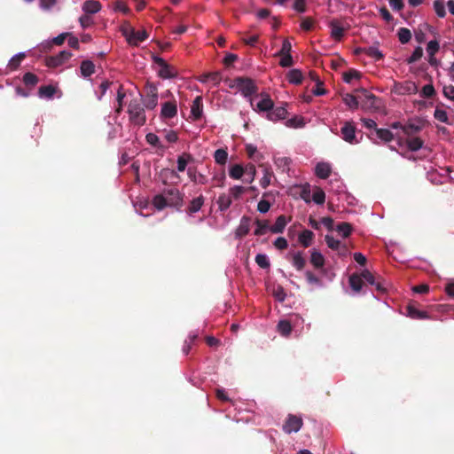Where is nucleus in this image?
I'll use <instances>...</instances> for the list:
<instances>
[{"instance_id": "nucleus-6", "label": "nucleus", "mask_w": 454, "mask_h": 454, "mask_svg": "<svg viewBox=\"0 0 454 454\" xmlns=\"http://www.w3.org/2000/svg\"><path fill=\"white\" fill-rule=\"evenodd\" d=\"M392 90L398 95H411L418 91V86L411 81L395 82Z\"/></svg>"}, {"instance_id": "nucleus-46", "label": "nucleus", "mask_w": 454, "mask_h": 454, "mask_svg": "<svg viewBox=\"0 0 454 454\" xmlns=\"http://www.w3.org/2000/svg\"><path fill=\"white\" fill-rule=\"evenodd\" d=\"M423 55V50L420 46H418L414 51L412 52L411 56L407 59V62L409 64L414 63L421 59Z\"/></svg>"}, {"instance_id": "nucleus-22", "label": "nucleus", "mask_w": 454, "mask_h": 454, "mask_svg": "<svg viewBox=\"0 0 454 454\" xmlns=\"http://www.w3.org/2000/svg\"><path fill=\"white\" fill-rule=\"evenodd\" d=\"M268 231H270V226L268 221H256V228L254 230L255 235L262 236L266 234Z\"/></svg>"}, {"instance_id": "nucleus-56", "label": "nucleus", "mask_w": 454, "mask_h": 454, "mask_svg": "<svg viewBox=\"0 0 454 454\" xmlns=\"http://www.w3.org/2000/svg\"><path fill=\"white\" fill-rule=\"evenodd\" d=\"M188 163V156L182 155L177 159V169L182 172L185 169Z\"/></svg>"}, {"instance_id": "nucleus-29", "label": "nucleus", "mask_w": 454, "mask_h": 454, "mask_svg": "<svg viewBox=\"0 0 454 454\" xmlns=\"http://www.w3.org/2000/svg\"><path fill=\"white\" fill-rule=\"evenodd\" d=\"M214 158L217 164L224 165L228 160V153L223 149H217L215 152Z\"/></svg>"}, {"instance_id": "nucleus-31", "label": "nucleus", "mask_w": 454, "mask_h": 454, "mask_svg": "<svg viewBox=\"0 0 454 454\" xmlns=\"http://www.w3.org/2000/svg\"><path fill=\"white\" fill-rule=\"evenodd\" d=\"M310 262L315 267H322L325 262L324 256L321 253L314 250L311 253Z\"/></svg>"}, {"instance_id": "nucleus-20", "label": "nucleus", "mask_w": 454, "mask_h": 454, "mask_svg": "<svg viewBox=\"0 0 454 454\" xmlns=\"http://www.w3.org/2000/svg\"><path fill=\"white\" fill-rule=\"evenodd\" d=\"M314 238V234L311 231L305 230L299 235V242L305 247L311 245Z\"/></svg>"}, {"instance_id": "nucleus-9", "label": "nucleus", "mask_w": 454, "mask_h": 454, "mask_svg": "<svg viewBox=\"0 0 454 454\" xmlns=\"http://www.w3.org/2000/svg\"><path fill=\"white\" fill-rule=\"evenodd\" d=\"M71 53L66 51H61L59 54L54 57H51L46 59V65L49 67H57L63 65L71 58Z\"/></svg>"}, {"instance_id": "nucleus-59", "label": "nucleus", "mask_w": 454, "mask_h": 454, "mask_svg": "<svg viewBox=\"0 0 454 454\" xmlns=\"http://www.w3.org/2000/svg\"><path fill=\"white\" fill-rule=\"evenodd\" d=\"M281 56L280 65L284 67L292 66L293 59L290 54H279Z\"/></svg>"}, {"instance_id": "nucleus-53", "label": "nucleus", "mask_w": 454, "mask_h": 454, "mask_svg": "<svg viewBox=\"0 0 454 454\" xmlns=\"http://www.w3.org/2000/svg\"><path fill=\"white\" fill-rule=\"evenodd\" d=\"M408 315L411 318H424V317H426V313L425 312L419 311L417 309H415L413 307H411V306L408 307Z\"/></svg>"}, {"instance_id": "nucleus-24", "label": "nucleus", "mask_w": 454, "mask_h": 454, "mask_svg": "<svg viewBox=\"0 0 454 454\" xmlns=\"http://www.w3.org/2000/svg\"><path fill=\"white\" fill-rule=\"evenodd\" d=\"M302 78V74L298 69H292L287 74L288 82L294 84L300 83Z\"/></svg>"}, {"instance_id": "nucleus-32", "label": "nucleus", "mask_w": 454, "mask_h": 454, "mask_svg": "<svg viewBox=\"0 0 454 454\" xmlns=\"http://www.w3.org/2000/svg\"><path fill=\"white\" fill-rule=\"evenodd\" d=\"M278 330L283 336H288L292 331L291 324L286 320L279 321Z\"/></svg>"}, {"instance_id": "nucleus-15", "label": "nucleus", "mask_w": 454, "mask_h": 454, "mask_svg": "<svg viewBox=\"0 0 454 454\" xmlns=\"http://www.w3.org/2000/svg\"><path fill=\"white\" fill-rule=\"evenodd\" d=\"M287 114V111L285 107H277L275 109H271L267 113V118L270 121H276L278 120H283L286 118Z\"/></svg>"}, {"instance_id": "nucleus-21", "label": "nucleus", "mask_w": 454, "mask_h": 454, "mask_svg": "<svg viewBox=\"0 0 454 454\" xmlns=\"http://www.w3.org/2000/svg\"><path fill=\"white\" fill-rule=\"evenodd\" d=\"M330 27L331 36L335 40H340L343 35V27L337 21H332Z\"/></svg>"}, {"instance_id": "nucleus-64", "label": "nucleus", "mask_w": 454, "mask_h": 454, "mask_svg": "<svg viewBox=\"0 0 454 454\" xmlns=\"http://www.w3.org/2000/svg\"><path fill=\"white\" fill-rule=\"evenodd\" d=\"M291 49H292L291 43L287 39L284 40L282 48L278 54H290Z\"/></svg>"}, {"instance_id": "nucleus-47", "label": "nucleus", "mask_w": 454, "mask_h": 454, "mask_svg": "<svg viewBox=\"0 0 454 454\" xmlns=\"http://www.w3.org/2000/svg\"><path fill=\"white\" fill-rule=\"evenodd\" d=\"M231 203V200L229 196L221 195L218 199V205L221 210L227 209Z\"/></svg>"}, {"instance_id": "nucleus-16", "label": "nucleus", "mask_w": 454, "mask_h": 454, "mask_svg": "<svg viewBox=\"0 0 454 454\" xmlns=\"http://www.w3.org/2000/svg\"><path fill=\"white\" fill-rule=\"evenodd\" d=\"M101 10V4L95 0H88L82 5V11L88 14H94Z\"/></svg>"}, {"instance_id": "nucleus-18", "label": "nucleus", "mask_w": 454, "mask_h": 454, "mask_svg": "<svg viewBox=\"0 0 454 454\" xmlns=\"http://www.w3.org/2000/svg\"><path fill=\"white\" fill-rule=\"evenodd\" d=\"M202 112L203 106L201 97H197L192 102L191 108V115L193 117V119L197 120L201 116Z\"/></svg>"}, {"instance_id": "nucleus-2", "label": "nucleus", "mask_w": 454, "mask_h": 454, "mask_svg": "<svg viewBox=\"0 0 454 454\" xmlns=\"http://www.w3.org/2000/svg\"><path fill=\"white\" fill-rule=\"evenodd\" d=\"M121 31L127 43L132 46L138 45L141 42L145 41L148 37L145 30L141 29L136 31L135 28L129 23H124L121 27Z\"/></svg>"}, {"instance_id": "nucleus-25", "label": "nucleus", "mask_w": 454, "mask_h": 454, "mask_svg": "<svg viewBox=\"0 0 454 454\" xmlns=\"http://www.w3.org/2000/svg\"><path fill=\"white\" fill-rule=\"evenodd\" d=\"M286 125L289 128L294 129L301 128L305 125V121L304 118L301 116H294L291 119H288L286 121Z\"/></svg>"}, {"instance_id": "nucleus-12", "label": "nucleus", "mask_w": 454, "mask_h": 454, "mask_svg": "<svg viewBox=\"0 0 454 454\" xmlns=\"http://www.w3.org/2000/svg\"><path fill=\"white\" fill-rule=\"evenodd\" d=\"M129 113L130 119L137 125H143L145 121V116L144 111L140 107L129 106Z\"/></svg>"}, {"instance_id": "nucleus-48", "label": "nucleus", "mask_w": 454, "mask_h": 454, "mask_svg": "<svg viewBox=\"0 0 454 454\" xmlns=\"http://www.w3.org/2000/svg\"><path fill=\"white\" fill-rule=\"evenodd\" d=\"M325 242H326L327 246L333 250H337L340 247V242L339 240L335 239L331 235L325 236Z\"/></svg>"}, {"instance_id": "nucleus-40", "label": "nucleus", "mask_w": 454, "mask_h": 454, "mask_svg": "<svg viewBox=\"0 0 454 454\" xmlns=\"http://www.w3.org/2000/svg\"><path fill=\"white\" fill-rule=\"evenodd\" d=\"M247 153L249 158L254 159L256 161H259L262 157L260 153H258L257 149L253 145H247L246 146Z\"/></svg>"}, {"instance_id": "nucleus-10", "label": "nucleus", "mask_w": 454, "mask_h": 454, "mask_svg": "<svg viewBox=\"0 0 454 454\" xmlns=\"http://www.w3.org/2000/svg\"><path fill=\"white\" fill-rule=\"evenodd\" d=\"M439 49H440V44H439L438 41L431 40L427 43V53L428 56V63L431 66L435 67L438 65V60L435 58V54L439 51Z\"/></svg>"}, {"instance_id": "nucleus-63", "label": "nucleus", "mask_w": 454, "mask_h": 454, "mask_svg": "<svg viewBox=\"0 0 454 454\" xmlns=\"http://www.w3.org/2000/svg\"><path fill=\"white\" fill-rule=\"evenodd\" d=\"M273 295L279 301H283L286 298V294H285L283 288L280 286H278L276 289H274Z\"/></svg>"}, {"instance_id": "nucleus-44", "label": "nucleus", "mask_w": 454, "mask_h": 454, "mask_svg": "<svg viewBox=\"0 0 454 454\" xmlns=\"http://www.w3.org/2000/svg\"><path fill=\"white\" fill-rule=\"evenodd\" d=\"M23 82L27 86H35L38 82V78L32 73H26L23 76Z\"/></svg>"}, {"instance_id": "nucleus-58", "label": "nucleus", "mask_w": 454, "mask_h": 454, "mask_svg": "<svg viewBox=\"0 0 454 454\" xmlns=\"http://www.w3.org/2000/svg\"><path fill=\"white\" fill-rule=\"evenodd\" d=\"M244 192L245 188L240 185H236L230 190L231 195L235 199H238L239 196H241Z\"/></svg>"}, {"instance_id": "nucleus-30", "label": "nucleus", "mask_w": 454, "mask_h": 454, "mask_svg": "<svg viewBox=\"0 0 454 454\" xmlns=\"http://www.w3.org/2000/svg\"><path fill=\"white\" fill-rule=\"evenodd\" d=\"M312 200L318 205L324 204L325 200V192L322 189L316 187L313 191Z\"/></svg>"}, {"instance_id": "nucleus-57", "label": "nucleus", "mask_w": 454, "mask_h": 454, "mask_svg": "<svg viewBox=\"0 0 454 454\" xmlns=\"http://www.w3.org/2000/svg\"><path fill=\"white\" fill-rule=\"evenodd\" d=\"M274 246H275L276 248H278L279 250H283V249H286L287 247L288 243H287V240L285 238L278 237L274 241Z\"/></svg>"}, {"instance_id": "nucleus-36", "label": "nucleus", "mask_w": 454, "mask_h": 454, "mask_svg": "<svg viewBox=\"0 0 454 454\" xmlns=\"http://www.w3.org/2000/svg\"><path fill=\"white\" fill-rule=\"evenodd\" d=\"M360 73L356 70L351 69L343 73V80L349 83L353 80H358L360 78Z\"/></svg>"}, {"instance_id": "nucleus-19", "label": "nucleus", "mask_w": 454, "mask_h": 454, "mask_svg": "<svg viewBox=\"0 0 454 454\" xmlns=\"http://www.w3.org/2000/svg\"><path fill=\"white\" fill-rule=\"evenodd\" d=\"M274 177L273 172L268 167H263V175L260 179V184L262 188H267L270 183L272 178Z\"/></svg>"}, {"instance_id": "nucleus-39", "label": "nucleus", "mask_w": 454, "mask_h": 454, "mask_svg": "<svg viewBox=\"0 0 454 454\" xmlns=\"http://www.w3.org/2000/svg\"><path fill=\"white\" fill-rule=\"evenodd\" d=\"M200 81L201 82H212L214 84H218L220 82V75L218 73H211L203 75Z\"/></svg>"}, {"instance_id": "nucleus-14", "label": "nucleus", "mask_w": 454, "mask_h": 454, "mask_svg": "<svg viewBox=\"0 0 454 454\" xmlns=\"http://www.w3.org/2000/svg\"><path fill=\"white\" fill-rule=\"evenodd\" d=\"M59 92L57 86L54 85H45L41 86L38 90V96L41 98L51 99L53 96Z\"/></svg>"}, {"instance_id": "nucleus-49", "label": "nucleus", "mask_w": 454, "mask_h": 454, "mask_svg": "<svg viewBox=\"0 0 454 454\" xmlns=\"http://www.w3.org/2000/svg\"><path fill=\"white\" fill-rule=\"evenodd\" d=\"M276 166L279 168H286L290 164V160L286 157H277L274 160Z\"/></svg>"}, {"instance_id": "nucleus-38", "label": "nucleus", "mask_w": 454, "mask_h": 454, "mask_svg": "<svg viewBox=\"0 0 454 454\" xmlns=\"http://www.w3.org/2000/svg\"><path fill=\"white\" fill-rule=\"evenodd\" d=\"M293 265L298 270H301L303 269L305 265V260L300 253L294 254L293 255L292 260Z\"/></svg>"}, {"instance_id": "nucleus-26", "label": "nucleus", "mask_w": 454, "mask_h": 454, "mask_svg": "<svg viewBox=\"0 0 454 454\" xmlns=\"http://www.w3.org/2000/svg\"><path fill=\"white\" fill-rule=\"evenodd\" d=\"M249 231V220L247 218H243L236 230V235L238 237H243L247 235Z\"/></svg>"}, {"instance_id": "nucleus-27", "label": "nucleus", "mask_w": 454, "mask_h": 454, "mask_svg": "<svg viewBox=\"0 0 454 454\" xmlns=\"http://www.w3.org/2000/svg\"><path fill=\"white\" fill-rule=\"evenodd\" d=\"M349 285L354 291L359 292L362 289L363 286L362 277L360 275L356 274L352 275L349 278Z\"/></svg>"}, {"instance_id": "nucleus-43", "label": "nucleus", "mask_w": 454, "mask_h": 454, "mask_svg": "<svg viewBox=\"0 0 454 454\" xmlns=\"http://www.w3.org/2000/svg\"><path fill=\"white\" fill-rule=\"evenodd\" d=\"M434 8L436 14L439 17L442 18L445 16L446 12H445L444 3L442 0H435L434 2Z\"/></svg>"}, {"instance_id": "nucleus-61", "label": "nucleus", "mask_w": 454, "mask_h": 454, "mask_svg": "<svg viewBox=\"0 0 454 454\" xmlns=\"http://www.w3.org/2000/svg\"><path fill=\"white\" fill-rule=\"evenodd\" d=\"M360 276L362 277L363 280H365L371 285H374V277L368 270H364Z\"/></svg>"}, {"instance_id": "nucleus-4", "label": "nucleus", "mask_w": 454, "mask_h": 454, "mask_svg": "<svg viewBox=\"0 0 454 454\" xmlns=\"http://www.w3.org/2000/svg\"><path fill=\"white\" fill-rule=\"evenodd\" d=\"M154 62L158 65V74L163 79H169L177 76V70L167 64V62L160 58L153 57Z\"/></svg>"}, {"instance_id": "nucleus-54", "label": "nucleus", "mask_w": 454, "mask_h": 454, "mask_svg": "<svg viewBox=\"0 0 454 454\" xmlns=\"http://www.w3.org/2000/svg\"><path fill=\"white\" fill-rule=\"evenodd\" d=\"M245 173H247L249 176L248 179L247 180V183L251 184L254 180V177H255V174H256L255 167L253 164L247 165L245 168Z\"/></svg>"}, {"instance_id": "nucleus-13", "label": "nucleus", "mask_w": 454, "mask_h": 454, "mask_svg": "<svg viewBox=\"0 0 454 454\" xmlns=\"http://www.w3.org/2000/svg\"><path fill=\"white\" fill-rule=\"evenodd\" d=\"M291 221V218H288L285 215H279L275 223L270 226V232L272 233H282L286 226V224Z\"/></svg>"}, {"instance_id": "nucleus-33", "label": "nucleus", "mask_w": 454, "mask_h": 454, "mask_svg": "<svg viewBox=\"0 0 454 454\" xmlns=\"http://www.w3.org/2000/svg\"><path fill=\"white\" fill-rule=\"evenodd\" d=\"M434 118L443 123H449V117L447 112L440 107H436L434 114Z\"/></svg>"}, {"instance_id": "nucleus-55", "label": "nucleus", "mask_w": 454, "mask_h": 454, "mask_svg": "<svg viewBox=\"0 0 454 454\" xmlns=\"http://www.w3.org/2000/svg\"><path fill=\"white\" fill-rule=\"evenodd\" d=\"M114 9L115 12H120L123 14H129L130 12L129 8L123 2H116Z\"/></svg>"}, {"instance_id": "nucleus-41", "label": "nucleus", "mask_w": 454, "mask_h": 454, "mask_svg": "<svg viewBox=\"0 0 454 454\" xmlns=\"http://www.w3.org/2000/svg\"><path fill=\"white\" fill-rule=\"evenodd\" d=\"M153 206L159 210L163 209L166 206L168 205L167 200L162 195H156L153 198Z\"/></svg>"}, {"instance_id": "nucleus-35", "label": "nucleus", "mask_w": 454, "mask_h": 454, "mask_svg": "<svg viewBox=\"0 0 454 454\" xmlns=\"http://www.w3.org/2000/svg\"><path fill=\"white\" fill-rule=\"evenodd\" d=\"M336 231L343 238H347L351 233V226L347 223H342L336 227Z\"/></svg>"}, {"instance_id": "nucleus-37", "label": "nucleus", "mask_w": 454, "mask_h": 454, "mask_svg": "<svg viewBox=\"0 0 454 454\" xmlns=\"http://www.w3.org/2000/svg\"><path fill=\"white\" fill-rule=\"evenodd\" d=\"M377 137L384 142H388L393 139V135L388 129H380L376 130Z\"/></svg>"}, {"instance_id": "nucleus-11", "label": "nucleus", "mask_w": 454, "mask_h": 454, "mask_svg": "<svg viewBox=\"0 0 454 454\" xmlns=\"http://www.w3.org/2000/svg\"><path fill=\"white\" fill-rule=\"evenodd\" d=\"M177 106L174 101L166 102L161 106L160 117L162 119H170L176 115Z\"/></svg>"}, {"instance_id": "nucleus-3", "label": "nucleus", "mask_w": 454, "mask_h": 454, "mask_svg": "<svg viewBox=\"0 0 454 454\" xmlns=\"http://www.w3.org/2000/svg\"><path fill=\"white\" fill-rule=\"evenodd\" d=\"M228 87L236 92H240L245 97L251 95L254 91V85L249 79L236 78L227 82Z\"/></svg>"}, {"instance_id": "nucleus-8", "label": "nucleus", "mask_w": 454, "mask_h": 454, "mask_svg": "<svg viewBox=\"0 0 454 454\" xmlns=\"http://www.w3.org/2000/svg\"><path fill=\"white\" fill-rule=\"evenodd\" d=\"M301 426L302 419L300 417L290 415L283 426V429L287 434L296 433L301 429Z\"/></svg>"}, {"instance_id": "nucleus-17", "label": "nucleus", "mask_w": 454, "mask_h": 454, "mask_svg": "<svg viewBox=\"0 0 454 454\" xmlns=\"http://www.w3.org/2000/svg\"><path fill=\"white\" fill-rule=\"evenodd\" d=\"M315 172L318 177L325 179L331 174V166L326 162H319L316 166Z\"/></svg>"}, {"instance_id": "nucleus-51", "label": "nucleus", "mask_w": 454, "mask_h": 454, "mask_svg": "<svg viewBox=\"0 0 454 454\" xmlns=\"http://www.w3.org/2000/svg\"><path fill=\"white\" fill-rule=\"evenodd\" d=\"M434 88L432 84L425 85L421 90V96L424 98H431L434 95Z\"/></svg>"}, {"instance_id": "nucleus-34", "label": "nucleus", "mask_w": 454, "mask_h": 454, "mask_svg": "<svg viewBox=\"0 0 454 454\" xmlns=\"http://www.w3.org/2000/svg\"><path fill=\"white\" fill-rule=\"evenodd\" d=\"M24 58H25L24 53L16 54L10 59L8 67L12 70L17 69Z\"/></svg>"}, {"instance_id": "nucleus-5", "label": "nucleus", "mask_w": 454, "mask_h": 454, "mask_svg": "<svg viewBox=\"0 0 454 454\" xmlns=\"http://www.w3.org/2000/svg\"><path fill=\"white\" fill-rule=\"evenodd\" d=\"M257 112H269L273 107V101L268 95H260L251 102Z\"/></svg>"}, {"instance_id": "nucleus-52", "label": "nucleus", "mask_w": 454, "mask_h": 454, "mask_svg": "<svg viewBox=\"0 0 454 454\" xmlns=\"http://www.w3.org/2000/svg\"><path fill=\"white\" fill-rule=\"evenodd\" d=\"M422 145H423L422 141L418 137L412 138L408 141V147L411 151H418L419 149H420L422 147Z\"/></svg>"}, {"instance_id": "nucleus-23", "label": "nucleus", "mask_w": 454, "mask_h": 454, "mask_svg": "<svg viewBox=\"0 0 454 454\" xmlns=\"http://www.w3.org/2000/svg\"><path fill=\"white\" fill-rule=\"evenodd\" d=\"M245 174V168L239 164L233 165L230 168L229 175L232 179L239 180Z\"/></svg>"}, {"instance_id": "nucleus-1", "label": "nucleus", "mask_w": 454, "mask_h": 454, "mask_svg": "<svg viewBox=\"0 0 454 454\" xmlns=\"http://www.w3.org/2000/svg\"><path fill=\"white\" fill-rule=\"evenodd\" d=\"M356 97L351 94L343 96V102L351 109H356L359 105L362 108L371 109L376 107V98L365 90H361Z\"/></svg>"}, {"instance_id": "nucleus-7", "label": "nucleus", "mask_w": 454, "mask_h": 454, "mask_svg": "<svg viewBox=\"0 0 454 454\" xmlns=\"http://www.w3.org/2000/svg\"><path fill=\"white\" fill-rule=\"evenodd\" d=\"M342 138L349 144H358L359 139L356 134V128L350 122H346L340 129Z\"/></svg>"}, {"instance_id": "nucleus-42", "label": "nucleus", "mask_w": 454, "mask_h": 454, "mask_svg": "<svg viewBox=\"0 0 454 454\" xmlns=\"http://www.w3.org/2000/svg\"><path fill=\"white\" fill-rule=\"evenodd\" d=\"M398 38L402 43H408L411 38V31L407 28H400L398 31Z\"/></svg>"}, {"instance_id": "nucleus-45", "label": "nucleus", "mask_w": 454, "mask_h": 454, "mask_svg": "<svg viewBox=\"0 0 454 454\" xmlns=\"http://www.w3.org/2000/svg\"><path fill=\"white\" fill-rule=\"evenodd\" d=\"M255 262L261 268L265 269L270 267V260L266 254H257L255 257Z\"/></svg>"}, {"instance_id": "nucleus-60", "label": "nucleus", "mask_w": 454, "mask_h": 454, "mask_svg": "<svg viewBox=\"0 0 454 454\" xmlns=\"http://www.w3.org/2000/svg\"><path fill=\"white\" fill-rule=\"evenodd\" d=\"M270 208V204L265 200H261L257 205V209L261 213H267Z\"/></svg>"}, {"instance_id": "nucleus-28", "label": "nucleus", "mask_w": 454, "mask_h": 454, "mask_svg": "<svg viewBox=\"0 0 454 454\" xmlns=\"http://www.w3.org/2000/svg\"><path fill=\"white\" fill-rule=\"evenodd\" d=\"M81 73L84 77L90 76L94 73V64L91 61H83L81 64Z\"/></svg>"}, {"instance_id": "nucleus-62", "label": "nucleus", "mask_w": 454, "mask_h": 454, "mask_svg": "<svg viewBox=\"0 0 454 454\" xmlns=\"http://www.w3.org/2000/svg\"><path fill=\"white\" fill-rule=\"evenodd\" d=\"M443 94L447 98L454 101V86H452V85L444 86L443 87Z\"/></svg>"}, {"instance_id": "nucleus-50", "label": "nucleus", "mask_w": 454, "mask_h": 454, "mask_svg": "<svg viewBox=\"0 0 454 454\" xmlns=\"http://www.w3.org/2000/svg\"><path fill=\"white\" fill-rule=\"evenodd\" d=\"M202 205H203L202 197H198L192 201L191 206H190V211L192 213H195L200 209Z\"/></svg>"}]
</instances>
